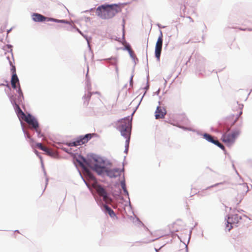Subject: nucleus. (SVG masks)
Here are the masks:
<instances>
[{
    "mask_svg": "<svg viewBox=\"0 0 252 252\" xmlns=\"http://www.w3.org/2000/svg\"><path fill=\"white\" fill-rule=\"evenodd\" d=\"M29 125L32 126V127L36 130L37 132L39 133L38 128L39 125L37 121L31 115L28 114L25 121Z\"/></svg>",
    "mask_w": 252,
    "mask_h": 252,
    "instance_id": "10",
    "label": "nucleus"
},
{
    "mask_svg": "<svg viewBox=\"0 0 252 252\" xmlns=\"http://www.w3.org/2000/svg\"><path fill=\"white\" fill-rule=\"evenodd\" d=\"M95 133L87 134L83 136H80L78 139L72 142L67 143L66 145L68 146H77L87 143L93 136H96Z\"/></svg>",
    "mask_w": 252,
    "mask_h": 252,
    "instance_id": "6",
    "label": "nucleus"
},
{
    "mask_svg": "<svg viewBox=\"0 0 252 252\" xmlns=\"http://www.w3.org/2000/svg\"><path fill=\"white\" fill-rule=\"evenodd\" d=\"M78 162H79V163L80 165L83 168V169L85 171H87V169L86 167L85 166V165L83 164V163L82 162L80 161H78Z\"/></svg>",
    "mask_w": 252,
    "mask_h": 252,
    "instance_id": "25",
    "label": "nucleus"
},
{
    "mask_svg": "<svg viewBox=\"0 0 252 252\" xmlns=\"http://www.w3.org/2000/svg\"><path fill=\"white\" fill-rule=\"evenodd\" d=\"M121 123L122 124L119 129L122 135L126 138V143L128 146L131 133V119L130 120L129 118L124 119L121 121Z\"/></svg>",
    "mask_w": 252,
    "mask_h": 252,
    "instance_id": "4",
    "label": "nucleus"
},
{
    "mask_svg": "<svg viewBox=\"0 0 252 252\" xmlns=\"http://www.w3.org/2000/svg\"><path fill=\"white\" fill-rule=\"evenodd\" d=\"M80 33H81V34H82V35L83 36H84V34L82 33V32H80Z\"/></svg>",
    "mask_w": 252,
    "mask_h": 252,
    "instance_id": "39",
    "label": "nucleus"
},
{
    "mask_svg": "<svg viewBox=\"0 0 252 252\" xmlns=\"http://www.w3.org/2000/svg\"><path fill=\"white\" fill-rule=\"evenodd\" d=\"M27 136H28V137L29 138H31V136H30V135L29 134L27 135Z\"/></svg>",
    "mask_w": 252,
    "mask_h": 252,
    "instance_id": "36",
    "label": "nucleus"
},
{
    "mask_svg": "<svg viewBox=\"0 0 252 252\" xmlns=\"http://www.w3.org/2000/svg\"><path fill=\"white\" fill-rule=\"evenodd\" d=\"M96 8H95V7L91 8L89 10H86L85 12H87L88 11H90V12L95 11L96 12Z\"/></svg>",
    "mask_w": 252,
    "mask_h": 252,
    "instance_id": "30",
    "label": "nucleus"
},
{
    "mask_svg": "<svg viewBox=\"0 0 252 252\" xmlns=\"http://www.w3.org/2000/svg\"><path fill=\"white\" fill-rule=\"evenodd\" d=\"M116 40L122 42L124 45L126 43L125 39V32H122V37L116 38Z\"/></svg>",
    "mask_w": 252,
    "mask_h": 252,
    "instance_id": "19",
    "label": "nucleus"
},
{
    "mask_svg": "<svg viewBox=\"0 0 252 252\" xmlns=\"http://www.w3.org/2000/svg\"><path fill=\"white\" fill-rule=\"evenodd\" d=\"M32 20L37 23H43L46 22H53L57 23L64 24L63 27L64 30L70 32H81L73 23H70L65 19H57L52 17H47L38 13H32Z\"/></svg>",
    "mask_w": 252,
    "mask_h": 252,
    "instance_id": "2",
    "label": "nucleus"
},
{
    "mask_svg": "<svg viewBox=\"0 0 252 252\" xmlns=\"http://www.w3.org/2000/svg\"><path fill=\"white\" fill-rule=\"evenodd\" d=\"M228 29L229 30L233 29L234 31L233 32H238L239 31H244V29L237 28V27H234V26H230V25L228 26Z\"/></svg>",
    "mask_w": 252,
    "mask_h": 252,
    "instance_id": "18",
    "label": "nucleus"
},
{
    "mask_svg": "<svg viewBox=\"0 0 252 252\" xmlns=\"http://www.w3.org/2000/svg\"><path fill=\"white\" fill-rule=\"evenodd\" d=\"M122 170L119 168L107 169L106 170V174L110 178H116L120 176Z\"/></svg>",
    "mask_w": 252,
    "mask_h": 252,
    "instance_id": "12",
    "label": "nucleus"
},
{
    "mask_svg": "<svg viewBox=\"0 0 252 252\" xmlns=\"http://www.w3.org/2000/svg\"><path fill=\"white\" fill-rule=\"evenodd\" d=\"M162 37L163 35L162 33L160 32V34L159 36H158V40L156 43V49H155V56L158 59V60H159L160 59V54L161 52L162 49Z\"/></svg>",
    "mask_w": 252,
    "mask_h": 252,
    "instance_id": "9",
    "label": "nucleus"
},
{
    "mask_svg": "<svg viewBox=\"0 0 252 252\" xmlns=\"http://www.w3.org/2000/svg\"><path fill=\"white\" fill-rule=\"evenodd\" d=\"M239 133V131L237 130L234 131L231 133H225L222 136V140L225 144L231 145L235 141Z\"/></svg>",
    "mask_w": 252,
    "mask_h": 252,
    "instance_id": "7",
    "label": "nucleus"
},
{
    "mask_svg": "<svg viewBox=\"0 0 252 252\" xmlns=\"http://www.w3.org/2000/svg\"><path fill=\"white\" fill-rule=\"evenodd\" d=\"M18 116L24 121H26V118H27V115H26L22 110H20V114Z\"/></svg>",
    "mask_w": 252,
    "mask_h": 252,
    "instance_id": "21",
    "label": "nucleus"
},
{
    "mask_svg": "<svg viewBox=\"0 0 252 252\" xmlns=\"http://www.w3.org/2000/svg\"><path fill=\"white\" fill-rule=\"evenodd\" d=\"M125 48L129 52V53L130 54L132 53V49L130 47V46L129 45H127L126 44L125 45Z\"/></svg>",
    "mask_w": 252,
    "mask_h": 252,
    "instance_id": "24",
    "label": "nucleus"
},
{
    "mask_svg": "<svg viewBox=\"0 0 252 252\" xmlns=\"http://www.w3.org/2000/svg\"><path fill=\"white\" fill-rule=\"evenodd\" d=\"M203 136L204 138L206 139L207 141L211 142L212 143L214 140L213 137L209 134L205 133L204 134Z\"/></svg>",
    "mask_w": 252,
    "mask_h": 252,
    "instance_id": "17",
    "label": "nucleus"
},
{
    "mask_svg": "<svg viewBox=\"0 0 252 252\" xmlns=\"http://www.w3.org/2000/svg\"><path fill=\"white\" fill-rule=\"evenodd\" d=\"M92 169L99 175H101L104 172H106V170H107L104 166H101L97 163L95 164L93 167H92Z\"/></svg>",
    "mask_w": 252,
    "mask_h": 252,
    "instance_id": "14",
    "label": "nucleus"
},
{
    "mask_svg": "<svg viewBox=\"0 0 252 252\" xmlns=\"http://www.w3.org/2000/svg\"><path fill=\"white\" fill-rule=\"evenodd\" d=\"M18 92L19 95L22 94V90H21L20 86H19V87L18 88Z\"/></svg>",
    "mask_w": 252,
    "mask_h": 252,
    "instance_id": "34",
    "label": "nucleus"
},
{
    "mask_svg": "<svg viewBox=\"0 0 252 252\" xmlns=\"http://www.w3.org/2000/svg\"><path fill=\"white\" fill-rule=\"evenodd\" d=\"M103 208L104 209V211L105 212H107L109 216L112 218H114L116 217V214L114 211L109 206H108L107 205H103Z\"/></svg>",
    "mask_w": 252,
    "mask_h": 252,
    "instance_id": "15",
    "label": "nucleus"
},
{
    "mask_svg": "<svg viewBox=\"0 0 252 252\" xmlns=\"http://www.w3.org/2000/svg\"><path fill=\"white\" fill-rule=\"evenodd\" d=\"M178 222H182V221L181 220H178L177 221L173 223L172 224V228H173V230L176 232L179 231V230L180 229V227H175V226L176 224H177Z\"/></svg>",
    "mask_w": 252,
    "mask_h": 252,
    "instance_id": "20",
    "label": "nucleus"
},
{
    "mask_svg": "<svg viewBox=\"0 0 252 252\" xmlns=\"http://www.w3.org/2000/svg\"><path fill=\"white\" fill-rule=\"evenodd\" d=\"M243 106V104L239 103L237 101H234L231 103V113L224 119L223 124H221V126L224 127L223 131L225 130V127L226 132L229 131L230 127L238 121L242 114Z\"/></svg>",
    "mask_w": 252,
    "mask_h": 252,
    "instance_id": "3",
    "label": "nucleus"
},
{
    "mask_svg": "<svg viewBox=\"0 0 252 252\" xmlns=\"http://www.w3.org/2000/svg\"><path fill=\"white\" fill-rule=\"evenodd\" d=\"M121 184L124 191L127 193L128 192L126 189V186L125 181H122Z\"/></svg>",
    "mask_w": 252,
    "mask_h": 252,
    "instance_id": "23",
    "label": "nucleus"
},
{
    "mask_svg": "<svg viewBox=\"0 0 252 252\" xmlns=\"http://www.w3.org/2000/svg\"><path fill=\"white\" fill-rule=\"evenodd\" d=\"M241 219V217L239 214L238 211H234L233 214H231L227 220V224L225 228L228 231H230L234 227L236 226Z\"/></svg>",
    "mask_w": 252,
    "mask_h": 252,
    "instance_id": "5",
    "label": "nucleus"
},
{
    "mask_svg": "<svg viewBox=\"0 0 252 252\" xmlns=\"http://www.w3.org/2000/svg\"><path fill=\"white\" fill-rule=\"evenodd\" d=\"M125 20L124 19H123V23H122V27H123L122 32H125Z\"/></svg>",
    "mask_w": 252,
    "mask_h": 252,
    "instance_id": "28",
    "label": "nucleus"
},
{
    "mask_svg": "<svg viewBox=\"0 0 252 252\" xmlns=\"http://www.w3.org/2000/svg\"><path fill=\"white\" fill-rule=\"evenodd\" d=\"M11 85L13 89H16V83H18L19 85V79L16 74H12L11 78Z\"/></svg>",
    "mask_w": 252,
    "mask_h": 252,
    "instance_id": "16",
    "label": "nucleus"
},
{
    "mask_svg": "<svg viewBox=\"0 0 252 252\" xmlns=\"http://www.w3.org/2000/svg\"><path fill=\"white\" fill-rule=\"evenodd\" d=\"M11 70L12 73V74H16V68H15V66L12 65Z\"/></svg>",
    "mask_w": 252,
    "mask_h": 252,
    "instance_id": "27",
    "label": "nucleus"
},
{
    "mask_svg": "<svg viewBox=\"0 0 252 252\" xmlns=\"http://www.w3.org/2000/svg\"><path fill=\"white\" fill-rule=\"evenodd\" d=\"M17 108V115H19L20 114V110H22L18 105H16Z\"/></svg>",
    "mask_w": 252,
    "mask_h": 252,
    "instance_id": "29",
    "label": "nucleus"
},
{
    "mask_svg": "<svg viewBox=\"0 0 252 252\" xmlns=\"http://www.w3.org/2000/svg\"><path fill=\"white\" fill-rule=\"evenodd\" d=\"M12 29H13V28H10L9 29H7V30L6 31V32H11V31L12 30Z\"/></svg>",
    "mask_w": 252,
    "mask_h": 252,
    "instance_id": "35",
    "label": "nucleus"
},
{
    "mask_svg": "<svg viewBox=\"0 0 252 252\" xmlns=\"http://www.w3.org/2000/svg\"><path fill=\"white\" fill-rule=\"evenodd\" d=\"M166 114V110L164 107L158 106L155 111V118L156 119H163Z\"/></svg>",
    "mask_w": 252,
    "mask_h": 252,
    "instance_id": "11",
    "label": "nucleus"
},
{
    "mask_svg": "<svg viewBox=\"0 0 252 252\" xmlns=\"http://www.w3.org/2000/svg\"><path fill=\"white\" fill-rule=\"evenodd\" d=\"M82 159H83V160L84 162H86L85 159H84V158H83Z\"/></svg>",
    "mask_w": 252,
    "mask_h": 252,
    "instance_id": "37",
    "label": "nucleus"
},
{
    "mask_svg": "<svg viewBox=\"0 0 252 252\" xmlns=\"http://www.w3.org/2000/svg\"><path fill=\"white\" fill-rule=\"evenodd\" d=\"M92 94L91 93H88V94H86L84 97V99L87 101V104H88L89 101L91 97Z\"/></svg>",
    "mask_w": 252,
    "mask_h": 252,
    "instance_id": "22",
    "label": "nucleus"
},
{
    "mask_svg": "<svg viewBox=\"0 0 252 252\" xmlns=\"http://www.w3.org/2000/svg\"><path fill=\"white\" fill-rule=\"evenodd\" d=\"M98 194L103 197V201L106 203H111L112 202V199L108 196L107 191L101 186L97 185L94 187Z\"/></svg>",
    "mask_w": 252,
    "mask_h": 252,
    "instance_id": "8",
    "label": "nucleus"
},
{
    "mask_svg": "<svg viewBox=\"0 0 252 252\" xmlns=\"http://www.w3.org/2000/svg\"><path fill=\"white\" fill-rule=\"evenodd\" d=\"M129 2L108 3L105 2L98 6L96 9V15L102 19L108 20L113 18L121 11L122 8Z\"/></svg>",
    "mask_w": 252,
    "mask_h": 252,
    "instance_id": "1",
    "label": "nucleus"
},
{
    "mask_svg": "<svg viewBox=\"0 0 252 252\" xmlns=\"http://www.w3.org/2000/svg\"><path fill=\"white\" fill-rule=\"evenodd\" d=\"M176 1H177L179 4L181 5L180 8L182 9L183 8V7H184L183 10L186 8L185 5H183L182 3H180L179 0H175Z\"/></svg>",
    "mask_w": 252,
    "mask_h": 252,
    "instance_id": "26",
    "label": "nucleus"
},
{
    "mask_svg": "<svg viewBox=\"0 0 252 252\" xmlns=\"http://www.w3.org/2000/svg\"><path fill=\"white\" fill-rule=\"evenodd\" d=\"M158 30H159V32H161V28H164L165 27V26H162L160 24H158Z\"/></svg>",
    "mask_w": 252,
    "mask_h": 252,
    "instance_id": "31",
    "label": "nucleus"
},
{
    "mask_svg": "<svg viewBox=\"0 0 252 252\" xmlns=\"http://www.w3.org/2000/svg\"><path fill=\"white\" fill-rule=\"evenodd\" d=\"M213 143H214V144L218 146V145L219 144L220 142L217 140H214V141H213L212 142Z\"/></svg>",
    "mask_w": 252,
    "mask_h": 252,
    "instance_id": "32",
    "label": "nucleus"
},
{
    "mask_svg": "<svg viewBox=\"0 0 252 252\" xmlns=\"http://www.w3.org/2000/svg\"><path fill=\"white\" fill-rule=\"evenodd\" d=\"M218 146L222 150L224 149V146L222 144H221V143H219V144L218 145Z\"/></svg>",
    "mask_w": 252,
    "mask_h": 252,
    "instance_id": "33",
    "label": "nucleus"
},
{
    "mask_svg": "<svg viewBox=\"0 0 252 252\" xmlns=\"http://www.w3.org/2000/svg\"><path fill=\"white\" fill-rule=\"evenodd\" d=\"M249 31H250V32H252V29H249Z\"/></svg>",
    "mask_w": 252,
    "mask_h": 252,
    "instance_id": "38",
    "label": "nucleus"
},
{
    "mask_svg": "<svg viewBox=\"0 0 252 252\" xmlns=\"http://www.w3.org/2000/svg\"><path fill=\"white\" fill-rule=\"evenodd\" d=\"M35 147L39 149L44 151L47 155L52 156L54 155V152L51 149L44 146L41 143H37L35 144Z\"/></svg>",
    "mask_w": 252,
    "mask_h": 252,
    "instance_id": "13",
    "label": "nucleus"
}]
</instances>
